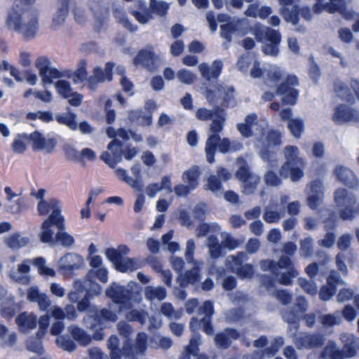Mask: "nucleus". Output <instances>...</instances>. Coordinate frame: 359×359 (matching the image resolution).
<instances>
[{
    "label": "nucleus",
    "mask_w": 359,
    "mask_h": 359,
    "mask_svg": "<svg viewBox=\"0 0 359 359\" xmlns=\"http://www.w3.org/2000/svg\"><path fill=\"white\" fill-rule=\"evenodd\" d=\"M257 116L249 114L245 123L238 125V130L245 137H254L255 147L262 158L269 163V167L275 165V154L272 151L273 146L280 143V134L267 128L264 122L257 121Z\"/></svg>",
    "instance_id": "1"
},
{
    "label": "nucleus",
    "mask_w": 359,
    "mask_h": 359,
    "mask_svg": "<svg viewBox=\"0 0 359 359\" xmlns=\"http://www.w3.org/2000/svg\"><path fill=\"white\" fill-rule=\"evenodd\" d=\"M248 32L253 34L258 41L266 40L262 48L264 54L271 56L278 55L281 36L277 31L260 25L250 27L245 20L237 21L235 24L231 23L221 26V36L229 41L233 38L238 39Z\"/></svg>",
    "instance_id": "2"
},
{
    "label": "nucleus",
    "mask_w": 359,
    "mask_h": 359,
    "mask_svg": "<svg viewBox=\"0 0 359 359\" xmlns=\"http://www.w3.org/2000/svg\"><path fill=\"white\" fill-rule=\"evenodd\" d=\"M6 27L30 39L35 36L38 29V20L34 12L30 11L13 10L8 12Z\"/></svg>",
    "instance_id": "3"
},
{
    "label": "nucleus",
    "mask_w": 359,
    "mask_h": 359,
    "mask_svg": "<svg viewBox=\"0 0 359 359\" xmlns=\"http://www.w3.org/2000/svg\"><path fill=\"white\" fill-rule=\"evenodd\" d=\"M285 162L280 170V175L285 177H290L293 182L299 180L304 175L303 168L305 165L303 159L299 157V149L295 146H287L284 149Z\"/></svg>",
    "instance_id": "4"
},
{
    "label": "nucleus",
    "mask_w": 359,
    "mask_h": 359,
    "mask_svg": "<svg viewBox=\"0 0 359 359\" xmlns=\"http://www.w3.org/2000/svg\"><path fill=\"white\" fill-rule=\"evenodd\" d=\"M341 339L344 343L343 352L338 350L334 342H329L320 356L316 357L315 353H311L309 355V359H344V358L353 356L355 354V349L353 346V336L352 334H341Z\"/></svg>",
    "instance_id": "5"
},
{
    "label": "nucleus",
    "mask_w": 359,
    "mask_h": 359,
    "mask_svg": "<svg viewBox=\"0 0 359 359\" xmlns=\"http://www.w3.org/2000/svg\"><path fill=\"white\" fill-rule=\"evenodd\" d=\"M216 147L220 152L226 153L240 150L242 144L236 141L231 142L228 138L221 139L217 135H210L205 144V153L209 163H212L214 161L213 155Z\"/></svg>",
    "instance_id": "6"
},
{
    "label": "nucleus",
    "mask_w": 359,
    "mask_h": 359,
    "mask_svg": "<svg viewBox=\"0 0 359 359\" xmlns=\"http://www.w3.org/2000/svg\"><path fill=\"white\" fill-rule=\"evenodd\" d=\"M29 142L33 151L43 154H52L57 144L56 138L45 135L37 130L30 133Z\"/></svg>",
    "instance_id": "7"
},
{
    "label": "nucleus",
    "mask_w": 359,
    "mask_h": 359,
    "mask_svg": "<svg viewBox=\"0 0 359 359\" xmlns=\"http://www.w3.org/2000/svg\"><path fill=\"white\" fill-rule=\"evenodd\" d=\"M236 163L238 170L236 172V176L243 184V192L250 194L255 190L259 177L248 171L247 163L243 158H238Z\"/></svg>",
    "instance_id": "8"
},
{
    "label": "nucleus",
    "mask_w": 359,
    "mask_h": 359,
    "mask_svg": "<svg viewBox=\"0 0 359 359\" xmlns=\"http://www.w3.org/2000/svg\"><path fill=\"white\" fill-rule=\"evenodd\" d=\"M55 226L58 229L65 228V218L60 217L58 214L49 215L41 224L39 239L44 243H53Z\"/></svg>",
    "instance_id": "9"
},
{
    "label": "nucleus",
    "mask_w": 359,
    "mask_h": 359,
    "mask_svg": "<svg viewBox=\"0 0 359 359\" xmlns=\"http://www.w3.org/2000/svg\"><path fill=\"white\" fill-rule=\"evenodd\" d=\"M46 191L39 189L36 197L37 198V212L40 215H46L50 211L49 215L58 214L60 217H64L61 213V202L55 198H45Z\"/></svg>",
    "instance_id": "10"
},
{
    "label": "nucleus",
    "mask_w": 359,
    "mask_h": 359,
    "mask_svg": "<svg viewBox=\"0 0 359 359\" xmlns=\"http://www.w3.org/2000/svg\"><path fill=\"white\" fill-rule=\"evenodd\" d=\"M220 237L221 245L219 244L216 237L210 236L208 238L207 245L209 248V254L212 258H217L222 255V246L233 250L239 245L238 242L226 232L221 233Z\"/></svg>",
    "instance_id": "11"
},
{
    "label": "nucleus",
    "mask_w": 359,
    "mask_h": 359,
    "mask_svg": "<svg viewBox=\"0 0 359 359\" xmlns=\"http://www.w3.org/2000/svg\"><path fill=\"white\" fill-rule=\"evenodd\" d=\"M355 197L352 194H348L346 189H338L335 192L334 202L339 207H344L341 210V217L344 219H348L353 216V205L355 203Z\"/></svg>",
    "instance_id": "12"
},
{
    "label": "nucleus",
    "mask_w": 359,
    "mask_h": 359,
    "mask_svg": "<svg viewBox=\"0 0 359 359\" xmlns=\"http://www.w3.org/2000/svg\"><path fill=\"white\" fill-rule=\"evenodd\" d=\"M18 309L13 295L0 284V312L1 316L11 319Z\"/></svg>",
    "instance_id": "13"
},
{
    "label": "nucleus",
    "mask_w": 359,
    "mask_h": 359,
    "mask_svg": "<svg viewBox=\"0 0 359 359\" xmlns=\"http://www.w3.org/2000/svg\"><path fill=\"white\" fill-rule=\"evenodd\" d=\"M250 74L253 78L263 77L270 84L277 81L280 76L281 71L275 66H269L268 68H261L260 63L255 61L250 71Z\"/></svg>",
    "instance_id": "14"
},
{
    "label": "nucleus",
    "mask_w": 359,
    "mask_h": 359,
    "mask_svg": "<svg viewBox=\"0 0 359 359\" xmlns=\"http://www.w3.org/2000/svg\"><path fill=\"white\" fill-rule=\"evenodd\" d=\"M298 80L294 76H288L285 83H283L278 88V93L282 95L283 101L287 104H294L297 98L298 93L293 88L297 85Z\"/></svg>",
    "instance_id": "15"
},
{
    "label": "nucleus",
    "mask_w": 359,
    "mask_h": 359,
    "mask_svg": "<svg viewBox=\"0 0 359 359\" xmlns=\"http://www.w3.org/2000/svg\"><path fill=\"white\" fill-rule=\"evenodd\" d=\"M101 159L111 168L122 161L121 146L117 140H112L107 146V150L104 151Z\"/></svg>",
    "instance_id": "16"
},
{
    "label": "nucleus",
    "mask_w": 359,
    "mask_h": 359,
    "mask_svg": "<svg viewBox=\"0 0 359 359\" xmlns=\"http://www.w3.org/2000/svg\"><path fill=\"white\" fill-rule=\"evenodd\" d=\"M38 318L36 314L24 311L20 313L15 318V323L19 332L27 334L37 326Z\"/></svg>",
    "instance_id": "17"
},
{
    "label": "nucleus",
    "mask_w": 359,
    "mask_h": 359,
    "mask_svg": "<svg viewBox=\"0 0 359 359\" xmlns=\"http://www.w3.org/2000/svg\"><path fill=\"white\" fill-rule=\"evenodd\" d=\"M114 67L112 63L106 64L104 69L99 67L93 69V75L88 79V87L91 90H94L97 83L104 82V81L111 80V70Z\"/></svg>",
    "instance_id": "18"
},
{
    "label": "nucleus",
    "mask_w": 359,
    "mask_h": 359,
    "mask_svg": "<svg viewBox=\"0 0 359 359\" xmlns=\"http://www.w3.org/2000/svg\"><path fill=\"white\" fill-rule=\"evenodd\" d=\"M243 255H239V257L230 256L226 261V266L231 269V271L238 273V275L243 278H250L253 273L252 266L250 264H245L241 266L242 259Z\"/></svg>",
    "instance_id": "19"
},
{
    "label": "nucleus",
    "mask_w": 359,
    "mask_h": 359,
    "mask_svg": "<svg viewBox=\"0 0 359 359\" xmlns=\"http://www.w3.org/2000/svg\"><path fill=\"white\" fill-rule=\"evenodd\" d=\"M84 264L81 256L75 253H67L62 257L57 262L58 269L63 272H69L78 269Z\"/></svg>",
    "instance_id": "20"
},
{
    "label": "nucleus",
    "mask_w": 359,
    "mask_h": 359,
    "mask_svg": "<svg viewBox=\"0 0 359 359\" xmlns=\"http://www.w3.org/2000/svg\"><path fill=\"white\" fill-rule=\"evenodd\" d=\"M3 241L7 248L16 251L27 246L30 243V238L26 233L15 232L5 236Z\"/></svg>",
    "instance_id": "21"
},
{
    "label": "nucleus",
    "mask_w": 359,
    "mask_h": 359,
    "mask_svg": "<svg viewBox=\"0 0 359 359\" xmlns=\"http://www.w3.org/2000/svg\"><path fill=\"white\" fill-rule=\"evenodd\" d=\"M161 62L159 56L155 55L151 48L140 50L134 58L135 65H142L152 69Z\"/></svg>",
    "instance_id": "22"
},
{
    "label": "nucleus",
    "mask_w": 359,
    "mask_h": 359,
    "mask_svg": "<svg viewBox=\"0 0 359 359\" xmlns=\"http://www.w3.org/2000/svg\"><path fill=\"white\" fill-rule=\"evenodd\" d=\"M298 0H278L280 12L285 20L294 25L297 22V6Z\"/></svg>",
    "instance_id": "23"
},
{
    "label": "nucleus",
    "mask_w": 359,
    "mask_h": 359,
    "mask_svg": "<svg viewBox=\"0 0 359 359\" xmlns=\"http://www.w3.org/2000/svg\"><path fill=\"white\" fill-rule=\"evenodd\" d=\"M323 198V185L320 182H313L308 186V204L312 209L320 205Z\"/></svg>",
    "instance_id": "24"
},
{
    "label": "nucleus",
    "mask_w": 359,
    "mask_h": 359,
    "mask_svg": "<svg viewBox=\"0 0 359 359\" xmlns=\"http://www.w3.org/2000/svg\"><path fill=\"white\" fill-rule=\"evenodd\" d=\"M31 263H32V260L27 259L22 263L19 264L16 270L11 271L10 276L11 278L15 282L22 284H28L31 279L30 276L28 275Z\"/></svg>",
    "instance_id": "25"
},
{
    "label": "nucleus",
    "mask_w": 359,
    "mask_h": 359,
    "mask_svg": "<svg viewBox=\"0 0 359 359\" xmlns=\"http://www.w3.org/2000/svg\"><path fill=\"white\" fill-rule=\"evenodd\" d=\"M344 6V0H317L313 6V11L320 13L323 11L332 13L340 11Z\"/></svg>",
    "instance_id": "26"
},
{
    "label": "nucleus",
    "mask_w": 359,
    "mask_h": 359,
    "mask_svg": "<svg viewBox=\"0 0 359 359\" xmlns=\"http://www.w3.org/2000/svg\"><path fill=\"white\" fill-rule=\"evenodd\" d=\"M222 69V62L218 60L214 61L211 66L206 63H202L198 66L201 76L207 80L217 78L221 74Z\"/></svg>",
    "instance_id": "27"
},
{
    "label": "nucleus",
    "mask_w": 359,
    "mask_h": 359,
    "mask_svg": "<svg viewBox=\"0 0 359 359\" xmlns=\"http://www.w3.org/2000/svg\"><path fill=\"white\" fill-rule=\"evenodd\" d=\"M336 177L346 185L355 187L358 185V180L354 173L348 168L343 165H337L335 168Z\"/></svg>",
    "instance_id": "28"
},
{
    "label": "nucleus",
    "mask_w": 359,
    "mask_h": 359,
    "mask_svg": "<svg viewBox=\"0 0 359 359\" xmlns=\"http://www.w3.org/2000/svg\"><path fill=\"white\" fill-rule=\"evenodd\" d=\"M69 1L64 0L60 3L53 17V26L55 28L60 27L64 23L69 13Z\"/></svg>",
    "instance_id": "29"
},
{
    "label": "nucleus",
    "mask_w": 359,
    "mask_h": 359,
    "mask_svg": "<svg viewBox=\"0 0 359 359\" xmlns=\"http://www.w3.org/2000/svg\"><path fill=\"white\" fill-rule=\"evenodd\" d=\"M106 133L109 138L120 137L123 140L133 139L135 142H140L142 138L140 134L131 132L130 130L126 131L122 128L115 130L113 128L109 127L106 130Z\"/></svg>",
    "instance_id": "30"
},
{
    "label": "nucleus",
    "mask_w": 359,
    "mask_h": 359,
    "mask_svg": "<svg viewBox=\"0 0 359 359\" xmlns=\"http://www.w3.org/2000/svg\"><path fill=\"white\" fill-rule=\"evenodd\" d=\"M30 134L21 133L16 135L12 142L11 149L15 154H22L27 149Z\"/></svg>",
    "instance_id": "31"
},
{
    "label": "nucleus",
    "mask_w": 359,
    "mask_h": 359,
    "mask_svg": "<svg viewBox=\"0 0 359 359\" xmlns=\"http://www.w3.org/2000/svg\"><path fill=\"white\" fill-rule=\"evenodd\" d=\"M278 267L285 269L282 272L280 279V283L284 285L290 284L291 278L296 275V272L292 269L289 259L287 257L281 258L278 262Z\"/></svg>",
    "instance_id": "32"
},
{
    "label": "nucleus",
    "mask_w": 359,
    "mask_h": 359,
    "mask_svg": "<svg viewBox=\"0 0 359 359\" xmlns=\"http://www.w3.org/2000/svg\"><path fill=\"white\" fill-rule=\"evenodd\" d=\"M334 119L339 123H344L346 121L357 120L358 114L356 112L352 111L347 106L339 107L334 114Z\"/></svg>",
    "instance_id": "33"
},
{
    "label": "nucleus",
    "mask_w": 359,
    "mask_h": 359,
    "mask_svg": "<svg viewBox=\"0 0 359 359\" xmlns=\"http://www.w3.org/2000/svg\"><path fill=\"white\" fill-rule=\"evenodd\" d=\"M90 318H93V313L95 312L96 311H94V308L90 309ZM116 320V315L114 312H112L111 311L107 310V309H102L100 311L99 314L96 313V316L94 317V321L97 322L95 323L93 325V327H95L97 324L99 325H104L108 321L114 322Z\"/></svg>",
    "instance_id": "34"
},
{
    "label": "nucleus",
    "mask_w": 359,
    "mask_h": 359,
    "mask_svg": "<svg viewBox=\"0 0 359 359\" xmlns=\"http://www.w3.org/2000/svg\"><path fill=\"white\" fill-rule=\"evenodd\" d=\"M201 267V263L194 262V268L189 273L184 275L180 274L178 277V282L182 287L186 286L189 283H195L198 280L199 275L198 270Z\"/></svg>",
    "instance_id": "35"
},
{
    "label": "nucleus",
    "mask_w": 359,
    "mask_h": 359,
    "mask_svg": "<svg viewBox=\"0 0 359 359\" xmlns=\"http://www.w3.org/2000/svg\"><path fill=\"white\" fill-rule=\"evenodd\" d=\"M106 294L116 303H122V299L128 294V290H124L121 286L113 283L106 290Z\"/></svg>",
    "instance_id": "36"
},
{
    "label": "nucleus",
    "mask_w": 359,
    "mask_h": 359,
    "mask_svg": "<svg viewBox=\"0 0 359 359\" xmlns=\"http://www.w3.org/2000/svg\"><path fill=\"white\" fill-rule=\"evenodd\" d=\"M116 177L121 180L127 183L129 186L137 191H141L143 188V184L140 180H134L128 175V172L125 169L118 168L115 170Z\"/></svg>",
    "instance_id": "37"
},
{
    "label": "nucleus",
    "mask_w": 359,
    "mask_h": 359,
    "mask_svg": "<svg viewBox=\"0 0 359 359\" xmlns=\"http://www.w3.org/2000/svg\"><path fill=\"white\" fill-rule=\"evenodd\" d=\"M140 266L141 262L138 259L122 257L116 263L115 269L120 272H130L139 269Z\"/></svg>",
    "instance_id": "38"
},
{
    "label": "nucleus",
    "mask_w": 359,
    "mask_h": 359,
    "mask_svg": "<svg viewBox=\"0 0 359 359\" xmlns=\"http://www.w3.org/2000/svg\"><path fill=\"white\" fill-rule=\"evenodd\" d=\"M238 337V333L233 330H226L223 333L218 334L215 337L217 345L221 347H226L231 343V339H236Z\"/></svg>",
    "instance_id": "39"
},
{
    "label": "nucleus",
    "mask_w": 359,
    "mask_h": 359,
    "mask_svg": "<svg viewBox=\"0 0 359 359\" xmlns=\"http://www.w3.org/2000/svg\"><path fill=\"white\" fill-rule=\"evenodd\" d=\"M200 172L197 167H192L186 170L182 175L183 181L189 186V189H195L198 186Z\"/></svg>",
    "instance_id": "40"
},
{
    "label": "nucleus",
    "mask_w": 359,
    "mask_h": 359,
    "mask_svg": "<svg viewBox=\"0 0 359 359\" xmlns=\"http://www.w3.org/2000/svg\"><path fill=\"white\" fill-rule=\"evenodd\" d=\"M132 12L135 18L142 24L148 22L151 18L150 15L145 13V4L141 1L135 2Z\"/></svg>",
    "instance_id": "41"
},
{
    "label": "nucleus",
    "mask_w": 359,
    "mask_h": 359,
    "mask_svg": "<svg viewBox=\"0 0 359 359\" xmlns=\"http://www.w3.org/2000/svg\"><path fill=\"white\" fill-rule=\"evenodd\" d=\"M5 208L8 212L13 215L21 214L26 208L25 202L20 198H13L7 201Z\"/></svg>",
    "instance_id": "42"
},
{
    "label": "nucleus",
    "mask_w": 359,
    "mask_h": 359,
    "mask_svg": "<svg viewBox=\"0 0 359 359\" xmlns=\"http://www.w3.org/2000/svg\"><path fill=\"white\" fill-rule=\"evenodd\" d=\"M32 264L37 268L38 273L44 276L54 277L55 271L46 265L45 259L38 257L32 260Z\"/></svg>",
    "instance_id": "43"
},
{
    "label": "nucleus",
    "mask_w": 359,
    "mask_h": 359,
    "mask_svg": "<svg viewBox=\"0 0 359 359\" xmlns=\"http://www.w3.org/2000/svg\"><path fill=\"white\" fill-rule=\"evenodd\" d=\"M63 151L67 159L73 162L80 161V153L75 143L66 142L63 146Z\"/></svg>",
    "instance_id": "44"
},
{
    "label": "nucleus",
    "mask_w": 359,
    "mask_h": 359,
    "mask_svg": "<svg viewBox=\"0 0 359 359\" xmlns=\"http://www.w3.org/2000/svg\"><path fill=\"white\" fill-rule=\"evenodd\" d=\"M287 126L290 133L295 138H299L304 131V122L299 118L290 119Z\"/></svg>",
    "instance_id": "45"
},
{
    "label": "nucleus",
    "mask_w": 359,
    "mask_h": 359,
    "mask_svg": "<svg viewBox=\"0 0 359 359\" xmlns=\"http://www.w3.org/2000/svg\"><path fill=\"white\" fill-rule=\"evenodd\" d=\"M41 83L43 87L47 85L52 84L55 80L59 79L62 77V74L57 69L50 67L41 75Z\"/></svg>",
    "instance_id": "46"
},
{
    "label": "nucleus",
    "mask_w": 359,
    "mask_h": 359,
    "mask_svg": "<svg viewBox=\"0 0 359 359\" xmlns=\"http://www.w3.org/2000/svg\"><path fill=\"white\" fill-rule=\"evenodd\" d=\"M56 120L60 124L67 126L69 129L75 130L78 126L76 121V115L74 114L67 112L56 116Z\"/></svg>",
    "instance_id": "47"
},
{
    "label": "nucleus",
    "mask_w": 359,
    "mask_h": 359,
    "mask_svg": "<svg viewBox=\"0 0 359 359\" xmlns=\"http://www.w3.org/2000/svg\"><path fill=\"white\" fill-rule=\"evenodd\" d=\"M145 296L147 299L150 301H153L154 299L162 300L165 297L166 293L163 287H154L149 286L145 289Z\"/></svg>",
    "instance_id": "48"
},
{
    "label": "nucleus",
    "mask_w": 359,
    "mask_h": 359,
    "mask_svg": "<svg viewBox=\"0 0 359 359\" xmlns=\"http://www.w3.org/2000/svg\"><path fill=\"white\" fill-rule=\"evenodd\" d=\"M64 229H60L56 234V241L63 247L69 248L74 243V237L63 230Z\"/></svg>",
    "instance_id": "49"
},
{
    "label": "nucleus",
    "mask_w": 359,
    "mask_h": 359,
    "mask_svg": "<svg viewBox=\"0 0 359 359\" xmlns=\"http://www.w3.org/2000/svg\"><path fill=\"white\" fill-rule=\"evenodd\" d=\"M54 83L57 93L64 98L68 97V96L72 92L70 83L65 80L59 79Z\"/></svg>",
    "instance_id": "50"
},
{
    "label": "nucleus",
    "mask_w": 359,
    "mask_h": 359,
    "mask_svg": "<svg viewBox=\"0 0 359 359\" xmlns=\"http://www.w3.org/2000/svg\"><path fill=\"white\" fill-rule=\"evenodd\" d=\"M177 78L184 84L191 85L196 79V75L190 70L182 68L177 72Z\"/></svg>",
    "instance_id": "51"
},
{
    "label": "nucleus",
    "mask_w": 359,
    "mask_h": 359,
    "mask_svg": "<svg viewBox=\"0 0 359 359\" xmlns=\"http://www.w3.org/2000/svg\"><path fill=\"white\" fill-rule=\"evenodd\" d=\"M28 121H35L39 119L45 123L53 121V115L49 111H37L34 112H29L26 116Z\"/></svg>",
    "instance_id": "52"
},
{
    "label": "nucleus",
    "mask_w": 359,
    "mask_h": 359,
    "mask_svg": "<svg viewBox=\"0 0 359 359\" xmlns=\"http://www.w3.org/2000/svg\"><path fill=\"white\" fill-rule=\"evenodd\" d=\"M72 337L82 345H87L90 341V337L83 330L78 327H70Z\"/></svg>",
    "instance_id": "53"
},
{
    "label": "nucleus",
    "mask_w": 359,
    "mask_h": 359,
    "mask_svg": "<svg viewBox=\"0 0 359 359\" xmlns=\"http://www.w3.org/2000/svg\"><path fill=\"white\" fill-rule=\"evenodd\" d=\"M200 344V337L194 336L190 339L189 345L186 348L185 353H182L180 359H189V354L197 353V346Z\"/></svg>",
    "instance_id": "54"
},
{
    "label": "nucleus",
    "mask_w": 359,
    "mask_h": 359,
    "mask_svg": "<svg viewBox=\"0 0 359 359\" xmlns=\"http://www.w3.org/2000/svg\"><path fill=\"white\" fill-rule=\"evenodd\" d=\"M147 348V335L144 333L137 334L131 353H142Z\"/></svg>",
    "instance_id": "55"
},
{
    "label": "nucleus",
    "mask_w": 359,
    "mask_h": 359,
    "mask_svg": "<svg viewBox=\"0 0 359 359\" xmlns=\"http://www.w3.org/2000/svg\"><path fill=\"white\" fill-rule=\"evenodd\" d=\"M190 326L193 330H196L201 327L204 330L207 334H212L213 332V329L209 324L208 318H204L198 323L196 319L193 318L190 322Z\"/></svg>",
    "instance_id": "56"
},
{
    "label": "nucleus",
    "mask_w": 359,
    "mask_h": 359,
    "mask_svg": "<svg viewBox=\"0 0 359 359\" xmlns=\"http://www.w3.org/2000/svg\"><path fill=\"white\" fill-rule=\"evenodd\" d=\"M220 230V226L217 223L201 224L196 229V235L198 237L204 236L209 232H216Z\"/></svg>",
    "instance_id": "57"
},
{
    "label": "nucleus",
    "mask_w": 359,
    "mask_h": 359,
    "mask_svg": "<svg viewBox=\"0 0 359 359\" xmlns=\"http://www.w3.org/2000/svg\"><path fill=\"white\" fill-rule=\"evenodd\" d=\"M128 117L132 121H139L140 123L144 126H149L152 123V117L150 114L142 116L139 111H130Z\"/></svg>",
    "instance_id": "58"
},
{
    "label": "nucleus",
    "mask_w": 359,
    "mask_h": 359,
    "mask_svg": "<svg viewBox=\"0 0 359 359\" xmlns=\"http://www.w3.org/2000/svg\"><path fill=\"white\" fill-rule=\"evenodd\" d=\"M204 187L205 189L210 190L215 194H218L222 189L220 182L217 180L216 176L215 175H210V177L206 180Z\"/></svg>",
    "instance_id": "59"
},
{
    "label": "nucleus",
    "mask_w": 359,
    "mask_h": 359,
    "mask_svg": "<svg viewBox=\"0 0 359 359\" xmlns=\"http://www.w3.org/2000/svg\"><path fill=\"white\" fill-rule=\"evenodd\" d=\"M87 61L81 60L79 65L78 68L74 74V80L75 82L77 81H83L87 78Z\"/></svg>",
    "instance_id": "60"
},
{
    "label": "nucleus",
    "mask_w": 359,
    "mask_h": 359,
    "mask_svg": "<svg viewBox=\"0 0 359 359\" xmlns=\"http://www.w3.org/2000/svg\"><path fill=\"white\" fill-rule=\"evenodd\" d=\"M323 339L320 336H305L303 338L302 346L313 348L323 344Z\"/></svg>",
    "instance_id": "61"
},
{
    "label": "nucleus",
    "mask_w": 359,
    "mask_h": 359,
    "mask_svg": "<svg viewBox=\"0 0 359 359\" xmlns=\"http://www.w3.org/2000/svg\"><path fill=\"white\" fill-rule=\"evenodd\" d=\"M150 6L154 12L161 16L164 15L167 13L169 8L168 4L162 1L156 0H151Z\"/></svg>",
    "instance_id": "62"
},
{
    "label": "nucleus",
    "mask_w": 359,
    "mask_h": 359,
    "mask_svg": "<svg viewBox=\"0 0 359 359\" xmlns=\"http://www.w3.org/2000/svg\"><path fill=\"white\" fill-rule=\"evenodd\" d=\"M96 276L102 283H106L108 280V271L104 266L97 268L95 270H90L88 277L91 278Z\"/></svg>",
    "instance_id": "63"
},
{
    "label": "nucleus",
    "mask_w": 359,
    "mask_h": 359,
    "mask_svg": "<svg viewBox=\"0 0 359 359\" xmlns=\"http://www.w3.org/2000/svg\"><path fill=\"white\" fill-rule=\"evenodd\" d=\"M173 235V231H170L168 233L162 236V242L164 245H167V249L171 252H177L180 250V245L177 243L170 241Z\"/></svg>",
    "instance_id": "64"
}]
</instances>
